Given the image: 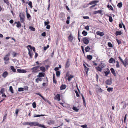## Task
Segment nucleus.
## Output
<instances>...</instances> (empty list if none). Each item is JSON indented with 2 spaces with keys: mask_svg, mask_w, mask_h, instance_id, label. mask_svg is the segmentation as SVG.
Returning <instances> with one entry per match:
<instances>
[{
  "mask_svg": "<svg viewBox=\"0 0 128 128\" xmlns=\"http://www.w3.org/2000/svg\"><path fill=\"white\" fill-rule=\"evenodd\" d=\"M10 54L9 53L8 54L6 55L4 58V59L5 61L4 63L6 64H7L9 63V56Z\"/></svg>",
  "mask_w": 128,
  "mask_h": 128,
  "instance_id": "nucleus-1",
  "label": "nucleus"
},
{
  "mask_svg": "<svg viewBox=\"0 0 128 128\" xmlns=\"http://www.w3.org/2000/svg\"><path fill=\"white\" fill-rule=\"evenodd\" d=\"M19 16L20 18V22L22 23H24L25 18L24 15L23 13L20 12L19 14Z\"/></svg>",
  "mask_w": 128,
  "mask_h": 128,
  "instance_id": "nucleus-2",
  "label": "nucleus"
},
{
  "mask_svg": "<svg viewBox=\"0 0 128 128\" xmlns=\"http://www.w3.org/2000/svg\"><path fill=\"white\" fill-rule=\"evenodd\" d=\"M90 37H85L83 38L82 41L84 44H88L89 42V40L90 39Z\"/></svg>",
  "mask_w": 128,
  "mask_h": 128,
  "instance_id": "nucleus-3",
  "label": "nucleus"
},
{
  "mask_svg": "<svg viewBox=\"0 0 128 128\" xmlns=\"http://www.w3.org/2000/svg\"><path fill=\"white\" fill-rule=\"evenodd\" d=\"M40 66L38 65L34 66L31 68V70H32L33 73H36L38 72V69L40 67Z\"/></svg>",
  "mask_w": 128,
  "mask_h": 128,
  "instance_id": "nucleus-4",
  "label": "nucleus"
},
{
  "mask_svg": "<svg viewBox=\"0 0 128 128\" xmlns=\"http://www.w3.org/2000/svg\"><path fill=\"white\" fill-rule=\"evenodd\" d=\"M96 86H97L96 88V91L97 93L99 92L100 93L102 92L103 90L98 85L96 84Z\"/></svg>",
  "mask_w": 128,
  "mask_h": 128,
  "instance_id": "nucleus-5",
  "label": "nucleus"
},
{
  "mask_svg": "<svg viewBox=\"0 0 128 128\" xmlns=\"http://www.w3.org/2000/svg\"><path fill=\"white\" fill-rule=\"evenodd\" d=\"M65 16V14L63 13H61L60 14V19L62 21H64Z\"/></svg>",
  "mask_w": 128,
  "mask_h": 128,
  "instance_id": "nucleus-6",
  "label": "nucleus"
},
{
  "mask_svg": "<svg viewBox=\"0 0 128 128\" xmlns=\"http://www.w3.org/2000/svg\"><path fill=\"white\" fill-rule=\"evenodd\" d=\"M112 78H110V79L108 80L106 82V83L107 84L110 85L112 84Z\"/></svg>",
  "mask_w": 128,
  "mask_h": 128,
  "instance_id": "nucleus-7",
  "label": "nucleus"
},
{
  "mask_svg": "<svg viewBox=\"0 0 128 128\" xmlns=\"http://www.w3.org/2000/svg\"><path fill=\"white\" fill-rule=\"evenodd\" d=\"M28 54L30 56V58H32V56L33 55V52H32V50H30L29 48H28Z\"/></svg>",
  "mask_w": 128,
  "mask_h": 128,
  "instance_id": "nucleus-8",
  "label": "nucleus"
},
{
  "mask_svg": "<svg viewBox=\"0 0 128 128\" xmlns=\"http://www.w3.org/2000/svg\"><path fill=\"white\" fill-rule=\"evenodd\" d=\"M54 99L57 100L59 101L60 100V94H56V96L54 97Z\"/></svg>",
  "mask_w": 128,
  "mask_h": 128,
  "instance_id": "nucleus-9",
  "label": "nucleus"
},
{
  "mask_svg": "<svg viewBox=\"0 0 128 128\" xmlns=\"http://www.w3.org/2000/svg\"><path fill=\"white\" fill-rule=\"evenodd\" d=\"M122 64L125 67H126V66L128 64V61L127 60V58H126L123 61Z\"/></svg>",
  "mask_w": 128,
  "mask_h": 128,
  "instance_id": "nucleus-10",
  "label": "nucleus"
},
{
  "mask_svg": "<svg viewBox=\"0 0 128 128\" xmlns=\"http://www.w3.org/2000/svg\"><path fill=\"white\" fill-rule=\"evenodd\" d=\"M17 70L18 72L20 73H26L27 72V71L26 70H21L18 69H17Z\"/></svg>",
  "mask_w": 128,
  "mask_h": 128,
  "instance_id": "nucleus-11",
  "label": "nucleus"
},
{
  "mask_svg": "<svg viewBox=\"0 0 128 128\" xmlns=\"http://www.w3.org/2000/svg\"><path fill=\"white\" fill-rule=\"evenodd\" d=\"M8 72L6 71H5L3 73L2 76L4 78H5L8 76Z\"/></svg>",
  "mask_w": 128,
  "mask_h": 128,
  "instance_id": "nucleus-12",
  "label": "nucleus"
},
{
  "mask_svg": "<svg viewBox=\"0 0 128 128\" xmlns=\"http://www.w3.org/2000/svg\"><path fill=\"white\" fill-rule=\"evenodd\" d=\"M96 34L100 36H102L104 35V34L103 32H101L99 31H98L96 32Z\"/></svg>",
  "mask_w": 128,
  "mask_h": 128,
  "instance_id": "nucleus-13",
  "label": "nucleus"
},
{
  "mask_svg": "<svg viewBox=\"0 0 128 128\" xmlns=\"http://www.w3.org/2000/svg\"><path fill=\"white\" fill-rule=\"evenodd\" d=\"M44 75L45 73L44 72H40L39 73L38 75L37 76L42 77L44 76Z\"/></svg>",
  "mask_w": 128,
  "mask_h": 128,
  "instance_id": "nucleus-14",
  "label": "nucleus"
},
{
  "mask_svg": "<svg viewBox=\"0 0 128 128\" xmlns=\"http://www.w3.org/2000/svg\"><path fill=\"white\" fill-rule=\"evenodd\" d=\"M108 62L110 63H112L115 62V60L113 58H111L109 60Z\"/></svg>",
  "mask_w": 128,
  "mask_h": 128,
  "instance_id": "nucleus-15",
  "label": "nucleus"
},
{
  "mask_svg": "<svg viewBox=\"0 0 128 128\" xmlns=\"http://www.w3.org/2000/svg\"><path fill=\"white\" fill-rule=\"evenodd\" d=\"M68 40L70 42H72L73 39V37L70 34V35L68 36Z\"/></svg>",
  "mask_w": 128,
  "mask_h": 128,
  "instance_id": "nucleus-16",
  "label": "nucleus"
},
{
  "mask_svg": "<svg viewBox=\"0 0 128 128\" xmlns=\"http://www.w3.org/2000/svg\"><path fill=\"white\" fill-rule=\"evenodd\" d=\"M102 11L101 10H99L98 11H95L93 12V14H96L98 13L101 14Z\"/></svg>",
  "mask_w": 128,
  "mask_h": 128,
  "instance_id": "nucleus-17",
  "label": "nucleus"
},
{
  "mask_svg": "<svg viewBox=\"0 0 128 128\" xmlns=\"http://www.w3.org/2000/svg\"><path fill=\"white\" fill-rule=\"evenodd\" d=\"M28 47H29L30 48V49H31L30 50H32L34 52H35V48L34 47H32L30 45H28L27 46V48L28 49V48H28Z\"/></svg>",
  "mask_w": 128,
  "mask_h": 128,
  "instance_id": "nucleus-18",
  "label": "nucleus"
},
{
  "mask_svg": "<svg viewBox=\"0 0 128 128\" xmlns=\"http://www.w3.org/2000/svg\"><path fill=\"white\" fill-rule=\"evenodd\" d=\"M98 0H94L91 2L89 3V4L90 5H92L94 4H96V3H98Z\"/></svg>",
  "mask_w": 128,
  "mask_h": 128,
  "instance_id": "nucleus-19",
  "label": "nucleus"
},
{
  "mask_svg": "<svg viewBox=\"0 0 128 128\" xmlns=\"http://www.w3.org/2000/svg\"><path fill=\"white\" fill-rule=\"evenodd\" d=\"M70 65L69 59H68L67 60V61L66 64V68H68L69 67Z\"/></svg>",
  "mask_w": 128,
  "mask_h": 128,
  "instance_id": "nucleus-20",
  "label": "nucleus"
},
{
  "mask_svg": "<svg viewBox=\"0 0 128 128\" xmlns=\"http://www.w3.org/2000/svg\"><path fill=\"white\" fill-rule=\"evenodd\" d=\"M66 87V86L65 84H62L61 86L60 89L61 90H63L65 89Z\"/></svg>",
  "mask_w": 128,
  "mask_h": 128,
  "instance_id": "nucleus-21",
  "label": "nucleus"
},
{
  "mask_svg": "<svg viewBox=\"0 0 128 128\" xmlns=\"http://www.w3.org/2000/svg\"><path fill=\"white\" fill-rule=\"evenodd\" d=\"M110 70L112 73L114 75V76H116V74L114 68H112L110 69Z\"/></svg>",
  "mask_w": 128,
  "mask_h": 128,
  "instance_id": "nucleus-22",
  "label": "nucleus"
},
{
  "mask_svg": "<svg viewBox=\"0 0 128 128\" xmlns=\"http://www.w3.org/2000/svg\"><path fill=\"white\" fill-rule=\"evenodd\" d=\"M107 71L106 72H104V73L105 74L106 76H107L109 74V73L110 72V71L108 68H107Z\"/></svg>",
  "mask_w": 128,
  "mask_h": 128,
  "instance_id": "nucleus-23",
  "label": "nucleus"
},
{
  "mask_svg": "<svg viewBox=\"0 0 128 128\" xmlns=\"http://www.w3.org/2000/svg\"><path fill=\"white\" fill-rule=\"evenodd\" d=\"M99 66L102 68H104L106 66V64L104 63H101L99 65Z\"/></svg>",
  "mask_w": 128,
  "mask_h": 128,
  "instance_id": "nucleus-24",
  "label": "nucleus"
},
{
  "mask_svg": "<svg viewBox=\"0 0 128 128\" xmlns=\"http://www.w3.org/2000/svg\"><path fill=\"white\" fill-rule=\"evenodd\" d=\"M40 70L43 72H44L46 71V69L44 67L42 66L40 67Z\"/></svg>",
  "mask_w": 128,
  "mask_h": 128,
  "instance_id": "nucleus-25",
  "label": "nucleus"
},
{
  "mask_svg": "<svg viewBox=\"0 0 128 128\" xmlns=\"http://www.w3.org/2000/svg\"><path fill=\"white\" fill-rule=\"evenodd\" d=\"M122 34V32L121 31H116L115 33V34L116 36L120 35Z\"/></svg>",
  "mask_w": 128,
  "mask_h": 128,
  "instance_id": "nucleus-26",
  "label": "nucleus"
},
{
  "mask_svg": "<svg viewBox=\"0 0 128 128\" xmlns=\"http://www.w3.org/2000/svg\"><path fill=\"white\" fill-rule=\"evenodd\" d=\"M42 80V79L41 78H38L36 79V82L38 83V81H41Z\"/></svg>",
  "mask_w": 128,
  "mask_h": 128,
  "instance_id": "nucleus-27",
  "label": "nucleus"
},
{
  "mask_svg": "<svg viewBox=\"0 0 128 128\" xmlns=\"http://www.w3.org/2000/svg\"><path fill=\"white\" fill-rule=\"evenodd\" d=\"M74 76H73L70 75L69 76L68 78V81H70L71 80L72 78L74 77Z\"/></svg>",
  "mask_w": 128,
  "mask_h": 128,
  "instance_id": "nucleus-28",
  "label": "nucleus"
},
{
  "mask_svg": "<svg viewBox=\"0 0 128 128\" xmlns=\"http://www.w3.org/2000/svg\"><path fill=\"white\" fill-rule=\"evenodd\" d=\"M26 13L27 18L30 20V19L31 18V16H30V14L28 13L27 11H26Z\"/></svg>",
  "mask_w": 128,
  "mask_h": 128,
  "instance_id": "nucleus-29",
  "label": "nucleus"
},
{
  "mask_svg": "<svg viewBox=\"0 0 128 128\" xmlns=\"http://www.w3.org/2000/svg\"><path fill=\"white\" fill-rule=\"evenodd\" d=\"M96 70L100 72H101L102 70L100 66H99L98 67H96Z\"/></svg>",
  "mask_w": 128,
  "mask_h": 128,
  "instance_id": "nucleus-30",
  "label": "nucleus"
},
{
  "mask_svg": "<svg viewBox=\"0 0 128 128\" xmlns=\"http://www.w3.org/2000/svg\"><path fill=\"white\" fill-rule=\"evenodd\" d=\"M122 3L121 2H120L118 3L117 4V6L119 8H121L122 7Z\"/></svg>",
  "mask_w": 128,
  "mask_h": 128,
  "instance_id": "nucleus-31",
  "label": "nucleus"
},
{
  "mask_svg": "<svg viewBox=\"0 0 128 128\" xmlns=\"http://www.w3.org/2000/svg\"><path fill=\"white\" fill-rule=\"evenodd\" d=\"M82 34L84 36H86L88 34V33L86 32L84 30L82 32Z\"/></svg>",
  "mask_w": 128,
  "mask_h": 128,
  "instance_id": "nucleus-32",
  "label": "nucleus"
},
{
  "mask_svg": "<svg viewBox=\"0 0 128 128\" xmlns=\"http://www.w3.org/2000/svg\"><path fill=\"white\" fill-rule=\"evenodd\" d=\"M9 90L12 94L14 93V90L13 89L12 87V86H10L9 87Z\"/></svg>",
  "mask_w": 128,
  "mask_h": 128,
  "instance_id": "nucleus-33",
  "label": "nucleus"
},
{
  "mask_svg": "<svg viewBox=\"0 0 128 128\" xmlns=\"http://www.w3.org/2000/svg\"><path fill=\"white\" fill-rule=\"evenodd\" d=\"M44 116V114H40V115H36V114H35L34 116V117H40V116Z\"/></svg>",
  "mask_w": 128,
  "mask_h": 128,
  "instance_id": "nucleus-34",
  "label": "nucleus"
},
{
  "mask_svg": "<svg viewBox=\"0 0 128 128\" xmlns=\"http://www.w3.org/2000/svg\"><path fill=\"white\" fill-rule=\"evenodd\" d=\"M107 7L109 8V10H113V8L112 7V6L111 5H108L107 6Z\"/></svg>",
  "mask_w": 128,
  "mask_h": 128,
  "instance_id": "nucleus-35",
  "label": "nucleus"
},
{
  "mask_svg": "<svg viewBox=\"0 0 128 128\" xmlns=\"http://www.w3.org/2000/svg\"><path fill=\"white\" fill-rule=\"evenodd\" d=\"M10 68L12 71L14 72H16V70L14 68L13 66H10Z\"/></svg>",
  "mask_w": 128,
  "mask_h": 128,
  "instance_id": "nucleus-36",
  "label": "nucleus"
},
{
  "mask_svg": "<svg viewBox=\"0 0 128 128\" xmlns=\"http://www.w3.org/2000/svg\"><path fill=\"white\" fill-rule=\"evenodd\" d=\"M87 58L90 60L92 58V56L91 55H88L87 56Z\"/></svg>",
  "mask_w": 128,
  "mask_h": 128,
  "instance_id": "nucleus-37",
  "label": "nucleus"
},
{
  "mask_svg": "<svg viewBox=\"0 0 128 128\" xmlns=\"http://www.w3.org/2000/svg\"><path fill=\"white\" fill-rule=\"evenodd\" d=\"M56 74L57 76L58 77L60 74V72L59 71H57L56 72Z\"/></svg>",
  "mask_w": 128,
  "mask_h": 128,
  "instance_id": "nucleus-38",
  "label": "nucleus"
},
{
  "mask_svg": "<svg viewBox=\"0 0 128 128\" xmlns=\"http://www.w3.org/2000/svg\"><path fill=\"white\" fill-rule=\"evenodd\" d=\"M90 49V48L89 46H88L86 47L85 50L86 52H87L89 51Z\"/></svg>",
  "mask_w": 128,
  "mask_h": 128,
  "instance_id": "nucleus-39",
  "label": "nucleus"
},
{
  "mask_svg": "<svg viewBox=\"0 0 128 128\" xmlns=\"http://www.w3.org/2000/svg\"><path fill=\"white\" fill-rule=\"evenodd\" d=\"M113 88H108L107 89V90L108 92L110 91H112L113 90Z\"/></svg>",
  "mask_w": 128,
  "mask_h": 128,
  "instance_id": "nucleus-40",
  "label": "nucleus"
},
{
  "mask_svg": "<svg viewBox=\"0 0 128 128\" xmlns=\"http://www.w3.org/2000/svg\"><path fill=\"white\" fill-rule=\"evenodd\" d=\"M21 26V24L20 23V22H18L17 25H16V27L18 28L20 27Z\"/></svg>",
  "mask_w": 128,
  "mask_h": 128,
  "instance_id": "nucleus-41",
  "label": "nucleus"
},
{
  "mask_svg": "<svg viewBox=\"0 0 128 128\" xmlns=\"http://www.w3.org/2000/svg\"><path fill=\"white\" fill-rule=\"evenodd\" d=\"M42 99L45 102H48L49 104H50V102L48 99H45L44 97H43V98H42Z\"/></svg>",
  "mask_w": 128,
  "mask_h": 128,
  "instance_id": "nucleus-42",
  "label": "nucleus"
},
{
  "mask_svg": "<svg viewBox=\"0 0 128 128\" xmlns=\"http://www.w3.org/2000/svg\"><path fill=\"white\" fill-rule=\"evenodd\" d=\"M29 29L32 31H34L35 30V28L32 26H30L29 28Z\"/></svg>",
  "mask_w": 128,
  "mask_h": 128,
  "instance_id": "nucleus-43",
  "label": "nucleus"
},
{
  "mask_svg": "<svg viewBox=\"0 0 128 128\" xmlns=\"http://www.w3.org/2000/svg\"><path fill=\"white\" fill-rule=\"evenodd\" d=\"M72 109L74 110L76 112H78V109L76 107L74 106L72 108Z\"/></svg>",
  "mask_w": 128,
  "mask_h": 128,
  "instance_id": "nucleus-44",
  "label": "nucleus"
},
{
  "mask_svg": "<svg viewBox=\"0 0 128 128\" xmlns=\"http://www.w3.org/2000/svg\"><path fill=\"white\" fill-rule=\"evenodd\" d=\"M89 69V68L87 67H86L85 68H84V70L86 72V74H87V73Z\"/></svg>",
  "mask_w": 128,
  "mask_h": 128,
  "instance_id": "nucleus-45",
  "label": "nucleus"
},
{
  "mask_svg": "<svg viewBox=\"0 0 128 128\" xmlns=\"http://www.w3.org/2000/svg\"><path fill=\"white\" fill-rule=\"evenodd\" d=\"M53 80L54 83L56 84L57 83V82L54 78V75H53Z\"/></svg>",
  "mask_w": 128,
  "mask_h": 128,
  "instance_id": "nucleus-46",
  "label": "nucleus"
},
{
  "mask_svg": "<svg viewBox=\"0 0 128 128\" xmlns=\"http://www.w3.org/2000/svg\"><path fill=\"white\" fill-rule=\"evenodd\" d=\"M28 5L30 6V8H32V3L31 2H29V3H28Z\"/></svg>",
  "mask_w": 128,
  "mask_h": 128,
  "instance_id": "nucleus-47",
  "label": "nucleus"
},
{
  "mask_svg": "<svg viewBox=\"0 0 128 128\" xmlns=\"http://www.w3.org/2000/svg\"><path fill=\"white\" fill-rule=\"evenodd\" d=\"M24 90V88H18V91L21 92L23 91Z\"/></svg>",
  "mask_w": 128,
  "mask_h": 128,
  "instance_id": "nucleus-48",
  "label": "nucleus"
},
{
  "mask_svg": "<svg viewBox=\"0 0 128 128\" xmlns=\"http://www.w3.org/2000/svg\"><path fill=\"white\" fill-rule=\"evenodd\" d=\"M32 106L34 108H36V105L35 102H34L32 103Z\"/></svg>",
  "mask_w": 128,
  "mask_h": 128,
  "instance_id": "nucleus-49",
  "label": "nucleus"
},
{
  "mask_svg": "<svg viewBox=\"0 0 128 128\" xmlns=\"http://www.w3.org/2000/svg\"><path fill=\"white\" fill-rule=\"evenodd\" d=\"M38 123L37 122H33V126H38Z\"/></svg>",
  "mask_w": 128,
  "mask_h": 128,
  "instance_id": "nucleus-50",
  "label": "nucleus"
},
{
  "mask_svg": "<svg viewBox=\"0 0 128 128\" xmlns=\"http://www.w3.org/2000/svg\"><path fill=\"white\" fill-rule=\"evenodd\" d=\"M116 66L117 68H119L120 67L119 64V62L118 61H116Z\"/></svg>",
  "mask_w": 128,
  "mask_h": 128,
  "instance_id": "nucleus-51",
  "label": "nucleus"
},
{
  "mask_svg": "<svg viewBox=\"0 0 128 128\" xmlns=\"http://www.w3.org/2000/svg\"><path fill=\"white\" fill-rule=\"evenodd\" d=\"M109 18V21L110 22H112L113 21V20L112 19V17L110 16H108Z\"/></svg>",
  "mask_w": 128,
  "mask_h": 128,
  "instance_id": "nucleus-52",
  "label": "nucleus"
},
{
  "mask_svg": "<svg viewBox=\"0 0 128 128\" xmlns=\"http://www.w3.org/2000/svg\"><path fill=\"white\" fill-rule=\"evenodd\" d=\"M7 115V114H4V116L3 117V120L2 121V122H4V120L6 118V116Z\"/></svg>",
  "mask_w": 128,
  "mask_h": 128,
  "instance_id": "nucleus-53",
  "label": "nucleus"
},
{
  "mask_svg": "<svg viewBox=\"0 0 128 128\" xmlns=\"http://www.w3.org/2000/svg\"><path fill=\"white\" fill-rule=\"evenodd\" d=\"M108 46L112 48L113 47L112 45L110 42H108Z\"/></svg>",
  "mask_w": 128,
  "mask_h": 128,
  "instance_id": "nucleus-54",
  "label": "nucleus"
},
{
  "mask_svg": "<svg viewBox=\"0 0 128 128\" xmlns=\"http://www.w3.org/2000/svg\"><path fill=\"white\" fill-rule=\"evenodd\" d=\"M81 126L83 128H88L87 127V125L86 124L82 125Z\"/></svg>",
  "mask_w": 128,
  "mask_h": 128,
  "instance_id": "nucleus-55",
  "label": "nucleus"
},
{
  "mask_svg": "<svg viewBox=\"0 0 128 128\" xmlns=\"http://www.w3.org/2000/svg\"><path fill=\"white\" fill-rule=\"evenodd\" d=\"M49 47V46L48 45L46 46H44V50H46Z\"/></svg>",
  "mask_w": 128,
  "mask_h": 128,
  "instance_id": "nucleus-56",
  "label": "nucleus"
},
{
  "mask_svg": "<svg viewBox=\"0 0 128 128\" xmlns=\"http://www.w3.org/2000/svg\"><path fill=\"white\" fill-rule=\"evenodd\" d=\"M4 88H2L1 89L0 91V92L1 94H3V93H4Z\"/></svg>",
  "mask_w": 128,
  "mask_h": 128,
  "instance_id": "nucleus-57",
  "label": "nucleus"
},
{
  "mask_svg": "<svg viewBox=\"0 0 128 128\" xmlns=\"http://www.w3.org/2000/svg\"><path fill=\"white\" fill-rule=\"evenodd\" d=\"M50 23V22L49 21H48L47 22H44V24L45 26H46L48 25V24Z\"/></svg>",
  "mask_w": 128,
  "mask_h": 128,
  "instance_id": "nucleus-58",
  "label": "nucleus"
},
{
  "mask_svg": "<svg viewBox=\"0 0 128 128\" xmlns=\"http://www.w3.org/2000/svg\"><path fill=\"white\" fill-rule=\"evenodd\" d=\"M116 40L118 44H121V41L120 40H119L117 39H116Z\"/></svg>",
  "mask_w": 128,
  "mask_h": 128,
  "instance_id": "nucleus-59",
  "label": "nucleus"
},
{
  "mask_svg": "<svg viewBox=\"0 0 128 128\" xmlns=\"http://www.w3.org/2000/svg\"><path fill=\"white\" fill-rule=\"evenodd\" d=\"M36 94L39 95L42 98H43L44 97L42 96L40 93H36Z\"/></svg>",
  "mask_w": 128,
  "mask_h": 128,
  "instance_id": "nucleus-60",
  "label": "nucleus"
},
{
  "mask_svg": "<svg viewBox=\"0 0 128 128\" xmlns=\"http://www.w3.org/2000/svg\"><path fill=\"white\" fill-rule=\"evenodd\" d=\"M83 18L84 19H88L89 18V16H84L83 17Z\"/></svg>",
  "mask_w": 128,
  "mask_h": 128,
  "instance_id": "nucleus-61",
  "label": "nucleus"
},
{
  "mask_svg": "<svg viewBox=\"0 0 128 128\" xmlns=\"http://www.w3.org/2000/svg\"><path fill=\"white\" fill-rule=\"evenodd\" d=\"M12 54L13 57H15L16 56V54L15 52H14Z\"/></svg>",
  "mask_w": 128,
  "mask_h": 128,
  "instance_id": "nucleus-62",
  "label": "nucleus"
},
{
  "mask_svg": "<svg viewBox=\"0 0 128 128\" xmlns=\"http://www.w3.org/2000/svg\"><path fill=\"white\" fill-rule=\"evenodd\" d=\"M42 36H46V33L45 32H44L42 34Z\"/></svg>",
  "mask_w": 128,
  "mask_h": 128,
  "instance_id": "nucleus-63",
  "label": "nucleus"
},
{
  "mask_svg": "<svg viewBox=\"0 0 128 128\" xmlns=\"http://www.w3.org/2000/svg\"><path fill=\"white\" fill-rule=\"evenodd\" d=\"M24 88L25 90H28V87L27 86H24Z\"/></svg>",
  "mask_w": 128,
  "mask_h": 128,
  "instance_id": "nucleus-64",
  "label": "nucleus"
}]
</instances>
